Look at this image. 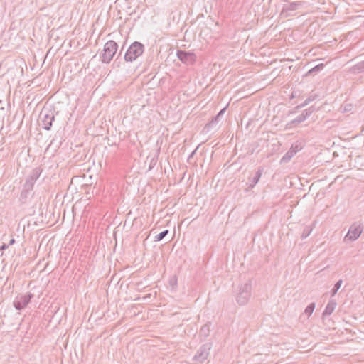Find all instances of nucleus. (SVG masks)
I'll use <instances>...</instances> for the list:
<instances>
[{"label": "nucleus", "instance_id": "c85d7f7f", "mask_svg": "<svg viewBox=\"0 0 364 364\" xmlns=\"http://www.w3.org/2000/svg\"><path fill=\"white\" fill-rule=\"evenodd\" d=\"M316 99L315 96H310L308 97V100H309V102L314 100Z\"/></svg>", "mask_w": 364, "mask_h": 364}, {"label": "nucleus", "instance_id": "dca6fc26", "mask_svg": "<svg viewBox=\"0 0 364 364\" xmlns=\"http://www.w3.org/2000/svg\"><path fill=\"white\" fill-rule=\"evenodd\" d=\"M297 150L288 151L281 159V163H287L291 160L294 155L296 153Z\"/></svg>", "mask_w": 364, "mask_h": 364}, {"label": "nucleus", "instance_id": "39448f33", "mask_svg": "<svg viewBox=\"0 0 364 364\" xmlns=\"http://www.w3.org/2000/svg\"><path fill=\"white\" fill-rule=\"evenodd\" d=\"M34 294L31 292L26 294H19L15 298L13 305L16 310L21 311L31 303Z\"/></svg>", "mask_w": 364, "mask_h": 364}, {"label": "nucleus", "instance_id": "cd10ccee", "mask_svg": "<svg viewBox=\"0 0 364 364\" xmlns=\"http://www.w3.org/2000/svg\"><path fill=\"white\" fill-rule=\"evenodd\" d=\"M15 242H16L15 239L14 238H11L9 240V243H8L9 246L14 245L15 243Z\"/></svg>", "mask_w": 364, "mask_h": 364}, {"label": "nucleus", "instance_id": "a211bd4d", "mask_svg": "<svg viewBox=\"0 0 364 364\" xmlns=\"http://www.w3.org/2000/svg\"><path fill=\"white\" fill-rule=\"evenodd\" d=\"M324 66H325V65L323 63L318 64L317 65H316L314 68H312L311 69H310L307 74L313 75L314 73H316L321 71V70H323Z\"/></svg>", "mask_w": 364, "mask_h": 364}, {"label": "nucleus", "instance_id": "6e6552de", "mask_svg": "<svg viewBox=\"0 0 364 364\" xmlns=\"http://www.w3.org/2000/svg\"><path fill=\"white\" fill-rule=\"evenodd\" d=\"M177 58L186 65H193L196 62V55L193 52L178 50Z\"/></svg>", "mask_w": 364, "mask_h": 364}, {"label": "nucleus", "instance_id": "f3484780", "mask_svg": "<svg viewBox=\"0 0 364 364\" xmlns=\"http://www.w3.org/2000/svg\"><path fill=\"white\" fill-rule=\"evenodd\" d=\"M31 196V193H30L29 191H28L26 190L22 189L21 194H20V197H19L20 202L21 203H26L27 202L28 198Z\"/></svg>", "mask_w": 364, "mask_h": 364}, {"label": "nucleus", "instance_id": "0eeeda50", "mask_svg": "<svg viewBox=\"0 0 364 364\" xmlns=\"http://www.w3.org/2000/svg\"><path fill=\"white\" fill-rule=\"evenodd\" d=\"M40 118L42 122V127L46 130H50L53 122L55 120L54 112L52 110L42 109L40 114Z\"/></svg>", "mask_w": 364, "mask_h": 364}, {"label": "nucleus", "instance_id": "7ed1b4c3", "mask_svg": "<svg viewBox=\"0 0 364 364\" xmlns=\"http://www.w3.org/2000/svg\"><path fill=\"white\" fill-rule=\"evenodd\" d=\"M251 291L252 284L250 282L240 286L238 293L236 295L237 303L240 306L247 304L251 297Z\"/></svg>", "mask_w": 364, "mask_h": 364}, {"label": "nucleus", "instance_id": "2f4dec72", "mask_svg": "<svg viewBox=\"0 0 364 364\" xmlns=\"http://www.w3.org/2000/svg\"><path fill=\"white\" fill-rule=\"evenodd\" d=\"M195 152H196V150H195V151H193L191 153V154L190 155L189 158H190V157L193 156V154H195Z\"/></svg>", "mask_w": 364, "mask_h": 364}, {"label": "nucleus", "instance_id": "4be33fe9", "mask_svg": "<svg viewBox=\"0 0 364 364\" xmlns=\"http://www.w3.org/2000/svg\"><path fill=\"white\" fill-rule=\"evenodd\" d=\"M168 232H169L168 230H165L161 232L159 234L156 235L154 240L155 241H161L168 234Z\"/></svg>", "mask_w": 364, "mask_h": 364}, {"label": "nucleus", "instance_id": "a878e982", "mask_svg": "<svg viewBox=\"0 0 364 364\" xmlns=\"http://www.w3.org/2000/svg\"><path fill=\"white\" fill-rule=\"evenodd\" d=\"M309 103H310V102H309V100H308V98H307L306 100H305V101H304L303 103H301V105H297V106L295 107V109H301V108H303L304 107H305L306 105H307Z\"/></svg>", "mask_w": 364, "mask_h": 364}, {"label": "nucleus", "instance_id": "2eb2a0df", "mask_svg": "<svg viewBox=\"0 0 364 364\" xmlns=\"http://www.w3.org/2000/svg\"><path fill=\"white\" fill-rule=\"evenodd\" d=\"M350 71L353 74L364 73V60L358 62L357 64L352 66Z\"/></svg>", "mask_w": 364, "mask_h": 364}, {"label": "nucleus", "instance_id": "6ab92c4d", "mask_svg": "<svg viewBox=\"0 0 364 364\" xmlns=\"http://www.w3.org/2000/svg\"><path fill=\"white\" fill-rule=\"evenodd\" d=\"M315 306H316V304L314 302H312L311 304H309L305 309L304 310V313L305 314L307 315L308 317H309L312 313L314 312V309H315Z\"/></svg>", "mask_w": 364, "mask_h": 364}, {"label": "nucleus", "instance_id": "20e7f679", "mask_svg": "<svg viewBox=\"0 0 364 364\" xmlns=\"http://www.w3.org/2000/svg\"><path fill=\"white\" fill-rule=\"evenodd\" d=\"M212 348L210 343H206L202 345L197 350L196 355L193 356L192 361L193 364H198L203 363L210 355V351Z\"/></svg>", "mask_w": 364, "mask_h": 364}, {"label": "nucleus", "instance_id": "f8f14e48", "mask_svg": "<svg viewBox=\"0 0 364 364\" xmlns=\"http://www.w3.org/2000/svg\"><path fill=\"white\" fill-rule=\"evenodd\" d=\"M41 173L42 168L41 167H36L31 171L26 180L35 184L37 179L40 177Z\"/></svg>", "mask_w": 364, "mask_h": 364}, {"label": "nucleus", "instance_id": "aec40b11", "mask_svg": "<svg viewBox=\"0 0 364 364\" xmlns=\"http://www.w3.org/2000/svg\"><path fill=\"white\" fill-rule=\"evenodd\" d=\"M343 284V280L339 279L335 284L333 289L331 291V296H335V294L337 293L338 289L341 288V285Z\"/></svg>", "mask_w": 364, "mask_h": 364}, {"label": "nucleus", "instance_id": "ddd939ff", "mask_svg": "<svg viewBox=\"0 0 364 364\" xmlns=\"http://www.w3.org/2000/svg\"><path fill=\"white\" fill-rule=\"evenodd\" d=\"M264 172V168L263 167H259L257 171H256L255 176L251 179L250 183L248 185L249 189H252L256 184L259 181V179Z\"/></svg>", "mask_w": 364, "mask_h": 364}, {"label": "nucleus", "instance_id": "4468645a", "mask_svg": "<svg viewBox=\"0 0 364 364\" xmlns=\"http://www.w3.org/2000/svg\"><path fill=\"white\" fill-rule=\"evenodd\" d=\"M336 305V301L334 299H331L322 314L323 318L326 316H330L333 312Z\"/></svg>", "mask_w": 364, "mask_h": 364}, {"label": "nucleus", "instance_id": "bb28decb", "mask_svg": "<svg viewBox=\"0 0 364 364\" xmlns=\"http://www.w3.org/2000/svg\"><path fill=\"white\" fill-rule=\"evenodd\" d=\"M9 247V245L6 243H3V245L0 247V250H6Z\"/></svg>", "mask_w": 364, "mask_h": 364}, {"label": "nucleus", "instance_id": "9d476101", "mask_svg": "<svg viewBox=\"0 0 364 364\" xmlns=\"http://www.w3.org/2000/svg\"><path fill=\"white\" fill-rule=\"evenodd\" d=\"M315 111V109L313 106L309 107L308 109H305L302 114L296 117L295 119L291 120L289 122V124L291 126H296L301 124V122H304Z\"/></svg>", "mask_w": 364, "mask_h": 364}, {"label": "nucleus", "instance_id": "c756f323", "mask_svg": "<svg viewBox=\"0 0 364 364\" xmlns=\"http://www.w3.org/2000/svg\"><path fill=\"white\" fill-rule=\"evenodd\" d=\"M316 99L315 96H310L308 97V100H309V102L314 100Z\"/></svg>", "mask_w": 364, "mask_h": 364}, {"label": "nucleus", "instance_id": "f03ea898", "mask_svg": "<svg viewBox=\"0 0 364 364\" xmlns=\"http://www.w3.org/2000/svg\"><path fill=\"white\" fill-rule=\"evenodd\" d=\"M144 45L141 42L134 41L127 48L124 55L126 62H133L140 57L144 52Z\"/></svg>", "mask_w": 364, "mask_h": 364}, {"label": "nucleus", "instance_id": "f257e3e1", "mask_svg": "<svg viewBox=\"0 0 364 364\" xmlns=\"http://www.w3.org/2000/svg\"><path fill=\"white\" fill-rule=\"evenodd\" d=\"M118 49V44L113 40L108 41L104 46L102 51L100 53V58L102 63L109 64Z\"/></svg>", "mask_w": 364, "mask_h": 364}, {"label": "nucleus", "instance_id": "1a4fd4ad", "mask_svg": "<svg viewBox=\"0 0 364 364\" xmlns=\"http://www.w3.org/2000/svg\"><path fill=\"white\" fill-rule=\"evenodd\" d=\"M363 232V227L360 225H358L357 223H353L348 230V233L344 237V241H355L360 236Z\"/></svg>", "mask_w": 364, "mask_h": 364}, {"label": "nucleus", "instance_id": "423d86ee", "mask_svg": "<svg viewBox=\"0 0 364 364\" xmlns=\"http://www.w3.org/2000/svg\"><path fill=\"white\" fill-rule=\"evenodd\" d=\"M226 109H227V106L225 107L224 108H223L218 114L216 116H215L214 117L212 118V119L208 122L207 123L203 129V132L205 133V134H208L210 132H215L217 131L219 127H220V125H219V122H220V118L224 114V113L226 111Z\"/></svg>", "mask_w": 364, "mask_h": 364}, {"label": "nucleus", "instance_id": "7c9ffc66", "mask_svg": "<svg viewBox=\"0 0 364 364\" xmlns=\"http://www.w3.org/2000/svg\"><path fill=\"white\" fill-rule=\"evenodd\" d=\"M296 97V93L295 92H293L291 95V98H294Z\"/></svg>", "mask_w": 364, "mask_h": 364}, {"label": "nucleus", "instance_id": "b1692460", "mask_svg": "<svg viewBox=\"0 0 364 364\" xmlns=\"http://www.w3.org/2000/svg\"><path fill=\"white\" fill-rule=\"evenodd\" d=\"M34 183H31L26 180L25 183L23 186V189L29 191L30 193L32 192L33 189Z\"/></svg>", "mask_w": 364, "mask_h": 364}, {"label": "nucleus", "instance_id": "393cba45", "mask_svg": "<svg viewBox=\"0 0 364 364\" xmlns=\"http://www.w3.org/2000/svg\"><path fill=\"white\" fill-rule=\"evenodd\" d=\"M169 284L174 289L177 286V277L174 275L169 279Z\"/></svg>", "mask_w": 364, "mask_h": 364}, {"label": "nucleus", "instance_id": "5701e85b", "mask_svg": "<svg viewBox=\"0 0 364 364\" xmlns=\"http://www.w3.org/2000/svg\"><path fill=\"white\" fill-rule=\"evenodd\" d=\"M311 231H312V228H310L309 226L305 227L304 230H303V232H302V234L301 235V237L302 239L306 238L308 236L310 235Z\"/></svg>", "mask_w": 364, "mask_h": 364}, {"label": "nucleus", "instance_id": "412c9836", "mask_svg": "<svg viewBox=\"0 0 364 364\" xmlns=\"http://www.w3.org/2000/svg\"><path fill=\"white\" fill-rule=\"evenodd\" d=\"M200 334L203 335L205 337H207L210 334V325L209 324H205L202 326L200 331Z\"/></svg>", "mask_w": 364, "mask_h": 364}, {"label": "nucleus", "instance_id": "9b49d317", "mask_svg": "<svg viewBox=\"0 0 364 364\" xmlns=\"http://www.w3.org/2000/svg\"><path fill=\"white\" fill-rule=\"evenodd\" d=\"M301 5V1H287V3L284 4L282 11L287 12V16H288L290 15L289 12L296 10Z\"/></svg>", "mask_w": 364, "mask_h": 364}]
</instances>
